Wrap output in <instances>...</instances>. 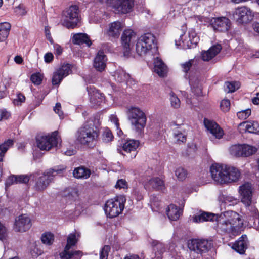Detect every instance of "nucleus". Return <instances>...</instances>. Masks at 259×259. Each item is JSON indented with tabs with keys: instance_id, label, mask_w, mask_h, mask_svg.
I'll use <instances>...</instances> for the list:
<instances>
[{
	"instance_id": "f257e3e1",
	"label": "nucleus",
	"mask_w": 259,
	"mask_h": 259,
	"mask_svg": "<svg viewBox=\"0 0 259 259\" xmlns=\"http://www.w3.org/2000/svg\"><path fill=\"white\" fill-rule=\"evenodd\" d=\"M218 228L224 233L237 235L241 232L243 222L241 216L233 211H227L217 214Z\"/></svg>"
},
{
	"instance_id": "f03ea898",
	"label": "nucleus",
	"mask_w": 259,
	"mask_h": 259,
	"mask_svg": "<svg viewBox=\"0 0 259 259\" xmlns=\"http://www.w3.org/2000/svg\"><path fill=\"white\" fill-rule=\"evenodd\" d=\"M98 136L97 128H94L93 123L87 122L77 131L76 140L81 144L87 145L96 140Z\"/></svg>"
},
{
	"instance_id": "7ed1b4c3",
	"label": "nucleus",
	"mask_w": 259,
	"mask_h": 259,
	"mask_svg": "<svg viewBox=\"0 0 259 259\" xmlns=\"http://www.w3.org/2000/svg\"><path fill=\"white\" fill-rule=\"evenodd\" d=\"M127 114L128 120L136 132L138 134H141L146 123L145 114L139 108L132 107L128 109Z\"/></svg>"
},
{
	"instance_id": "20e7f679",
	"label": "nucleus",
	"mask_w": 259,
	"mask_h": 259,
	"mask_svg": "<svg viewBox=\"0 0 259 259\" xmlns=\"http://www.w3.org/2000/svg\"><path fill=\"white\" fill-rule=\"evenodd\" d=\"M64 168H54L50 169L48 171L35 179L34 189L37 192H42L49 186L53 180V177L56 175H61L64 170Z\"/></svg>"
},
{
	"instance_id": "39448f33",
	"label": "nucleus",
	"mask_w": 259,
	"mask_h": 259,
	"mask_svg": "<svg viewBox=\"0 0 259 259\" xmlns=\"http://www.w3.org/2000/svg\"><path fill=\"white\" fill-rule=\"evenodd\" d=\"M125 201V197L122 195L117 196L114 199L108 200L104 207L107 216L111 218L118 216L123 210Z\"/></svg>"
},
{
	"instance_id": "423d86ee",
	"label": "nucleus",
	"mask_w": 259,
	"mask_h": 259,
	"mask_svg": "<svg viewBox=\"0 0 259 259\" xmlns=\"http://www.w3.org/2000/svg\"><path fill=\"white\" fill-rule=\"evenodd\" d=\"M64 18L62 25L67 28H74L79 21V9L76 5H72L63 12Z\"/></svg>"
},
{
	"instance_id": "0eeeda50",
	"label": "nucleus",
	"mask_w": 259,
	"mask_h": 259,
	"mask_svg": "<svg viewBox=\"0 0 259 259\" xmlns=\"http://www.w3.org/2000/svg\"><path fill=\"white\" fill-rule=\"evenodd\" d=\"M60 139L58 132L55 131L50 136H44L36 138L37 147L42 150H49L53 147L57 146Z\"/></svg>"
},
{
	"instance_id": "6e6552de",
	"label": "nucleus",
	"mask_w": 259,
	"mask_h": 259,
	"mask_svg": "<svg viewBox=\"0 0 259 259\" xmlns=\"http://www.w3.org/2000/svg\"><path fill=\"white\" fill-rule=\"evenodd\" d=\"M108 3L117 14H127L131 12L134 6L133 0H107Z\"/></svg>"
},
{
	"instance_id": "1a4fd4ad",
	"label": "nucleus",
	"mask_w": 259,
	"mask_h": 259,
	"mask_svg": "<svg viewBox=\"0 0 259 259\" xmlns=\"http://www.w3.org/2000/svg\"><path fill=\"white\" fill-rule=\"evenodd\" d=\"M227 165L212 164L210 168V171L213 180L219 184L226 183Z\"/></svg>"
},
{
	"instance_id": "9d476101",
	"label": "nucleus",
	"mask_w": 259,
	"mask_h": 259,
	"mask_svg": "<svg viewBox=\"0 0 259 259\" xmlns=\"http://www.w3.org/2000/svg\"><path fill=\"white\" fill-rule=\"evenodd\" d=\"M233 16L236 22L240 24L248 23L253 17L252 11L246 7L238 8L234 12Z\"/></svg>"
},
{
	"instance_id": "9b49d317",
	"label": "nucleus",
	"mask_w": 259,
	"mask_h": 259,
	"mask_svg": "<svg viewBox=\"0 0 259 259\" xmlns=\"http://www.w3.org/2000/svg\"><path fill=\"white\" fill-rule=\"evenodd\" d=\"M211 246V242L206 240L192 239L188 243V247L190 250L200 254L208 251Z\"/></svg>"
},
{
	"instance_id": "f8f14e48",
	"label": "nucleus",
	"mask_w": 259,
	"mask_h": 259,
	"mask_svg": "<svg viewBox=\"0 0 259 259\" xmlns=\"http://www.w3.org/2000/svg\"><path fill=\"white\" fill-rule=\"evenodd\" d=\"M239 193L241 201L246 206H249L252 203L253 187L251 183L247 182L239 187Z\"/></svg>"
},
{
	"instance_id": "ddd939ff",
	"label": "nucleus",
	"mask_w": 259,
	"mask_h": 259,
	"mask_svg": "<svg viewBox=\"0 0 259 259\" xmlns=\"http://www.w3.org/2000/svg\"><path fill=\"white\" fill-rule=\"evenodd\" d=\"M136 38V34L131 30L124 31L121 36V44L123 47V53L125 57H128L131 54V46L132 42Z\"/></svg>"
},
{
	"instance_id": "4468645a",
	"label": "nucleus",
	"mask_w": 259,
	"mask_h": 259,
	"mask_svg": "<svg viewBox=\"0 0 259 259\" xmlns=\"http://www.w3.org/2000/svg\"><path fill=\"white\" fill-rule=\"evenodd\" d=\"M210 25L215 31L226 32L231 27V22L225 17L212 18L210 20Z\"/></svg>"
},
{
	"instance_id": "2eb2a0df",
	"label": "nucleus",
	"mask_w": 259,
	"mask_h": 259,
	"mask_svg": "<svg viewBox=\"0 0 259 259\" xmlns=\"http://www.w3.org/2000/svg\"><path fill=\"white\" fill-rule=\"evenodd\" d=\"M139 145V142L135 140H128L123 143L121 149H118L119 152L123 155L131 154V158H135L137 155V149Z\"/></svg>"
},
{
	"instance_id": "dca6fc26",
	"label": "nucleus",
	"mask_w": 259,
	"mask_h": 259,
	"mask_svg": "<svg viewBox=\"0 0 259 259\" xmlns=\"http://www.w3.org/2000/svg\"><path fill=\"white\" fill-rule=\"evenodd\" d=\"M30 219L26 214H22L15 219L14 229L16 232H24L31 227Z\"/></svg>"
},
{
	"instance_id": "f3484780",
	"label": "nucleus",
	"mask_w": 259,
	"mask_h": 259,
	"mask_svg": "<svg viewBox=\"0 0 259 259\" xmlns=\"http://www.w3.org/2000/svg\"><path fill=\"white\" fill-rule=\"evenodd\" d=\"M204 123L207 130L216 138L220 139L222 138L224 134L223 131L216 122L205 118Z\"/></svg>"
},
{
	"instance_id": "a211bd4d",
	"label": "nucleus",
	"mask_w": 259,
	"mask_h": 259,
	"mask_svg": "<svg viewBox=\"0 0 259 259\" xmlns=\"http://www.w3.org/2000/svg\"><path fill=\"white\" fill-rule=\"evenodd\" d=\"M106 56L103 51H99L94 59V67L98 71H103L106 66Z\"/></svg>"
},
{
	"instance_id": "6ab92c4d",
	"label": "nucleus",
	"mask_w": 259,
	"mask_h": 259,
	"mask_svg": "<svg viewBox=\"0 0 259 259\" xmlns=\"http://www.w3.org/2000/svg\"><path fill=\"white\" fill-rule=\"evenodd\" d=\"M87 90L90 97L91 102L95 105H100L104 100L103 94L91 87H87Z\"/></svg>"
},
{
	"instance_id": "aec40b11",
	"label": "nucleus",
	"mask_w": 259,
	"mask_h": 259,
	"mask_svg": "<svg viewBox=\"0 0 259 259\" xmlns=\"http://www.w3.org/2000/svg\"><path fill=\"white\" fill-rule=\"evenodd\" d=\"M222 49L220 45H216L211 47L208 50L203 51L201 53V58L205 61H208L214 57Z\"/></svg>"
},
{
	"instance_id": "412c9836",
	"label": "nucleus",
	"mask_w": 259,
	"mask_h": 259,
	"mask_svg": "<svg viewBox=\"0 0 259 259\" xmlns=\"http://www.w3.org/2000/svg\"><path fill=\"white\" fill-rule=\"evenodd\" d=\"M123 27V24L119 21H115L110 24L108 30V35L112 37H118Z\"/></svg>"
},
{
	"instance_id": "4be33fe9",
	"label": "nucleus",
	"mask_w": 259,
	"mask_h": 259,
	"mask_svg": "<svg viewBox=\"0 0 259 259\" xmlns=\"http://www.w3.org/2000/svg\"><path fill=\"white\" fill-rule=\"evenodd\" d=\"M154 71L160 77H164L167 72V66L163 61L156 57L154 61Z\"/></svg>"
},
{
	"instance_id": "5701e85b",
	"label": "nucleus",
	"mask_w": 259,
	"mask_h": 259,
	"mask_svg": "<svg viewBox=\"0 0 259 259\" xmlns=\"http://www.w3.org/2000/svg\"><path fill=\"white\" fill-rule=\"evenodd\" d=\"M247 238L246 235H243L233 244V248L240 254H243L247 248Z\"/></svg>"
},
{
	"instance_id": "b1692460",
	"label": "nucleus",
	"mask_w": 259,
	"mask_h": 259,
	"mask_svg": "<svg viewBox=\"0 0 259 259\" xmlns=\"http://www.w3.org/2000/svg\"><path fill=\"white\" fill-rule=\"evenodd\" d=\"M226 183L237 181L240 177V172L236 168L227 165Z\"/></svg>"
},
{
	"instance_id": "393cba45",
	"label": "nucleus",
	"mask_w": 259,
	"mask_h": 259,
	"mask_svg": "<svg viewBox=\"0 0 259 259\" xmlns=\"http://www.w3.org/2000/svg\"><path fill=\"white\" fill-rule=\"evenodd\" d=\"M73 44L80 45L85 44L88 46L92 45V42L88 35L85 33H76L72 38Z\"/></svg>"
},
{
	"instance_id": "a878e982",
	"label": "nucleus",
	"mask_w": 259,
	"mask_h": 259,
	"mask_svg": "<svg viewBox=\"0 0 259 259\" xmlns=\"http://www.w3.org/2000/svg\"><path fill=\"white\" fill-rule=\"evenodd\" d=\"M139 39L145 44L151 50L156 48L155 38L152 34L150 33L144 34Z\"/></svg>"
},
{
	"instance_id": "bb28decb",
	"label": "nucleus",
	"mask_w": 259,
	"mask_h": 259,
	"mask_svg": "<svg viewBox=\"0 0 259 259\" xmlns=\"http://www.w3.org/2000/svg\"><path fill=\"white\" fill-rule=\"evenodd\" d=\"M217 214L211 213L203 212L197 213L193 217V221L196 223H199L204 221H213L216 219Z\"/></svg>"
},
{
	"instance_id": "cd10ccee",
	"label": "nucleus",
	"mask_w": 259,
	"mask_h": 259,
	"mask_svg": "<svg viewBox=\"0 0 259 259\" xmlns=\"http://www.w3.org/2000/svg\"><path fill=\"white\" fill-rule=\"evenodd\" d=\"M167 215L171 221L177 220L180 215L181 212L180 209L174 204H170L166 210Z\"/></svg>"
},
{
	"instance_id": "c85d7f7f",
	"label": "nucleus",
	"mask_w": 259,
	"mask_h": 259,
	"mask_svg": "<svg viewBox=\"0 0 259 259\" xmlns=\"http://www.w3.org/2000/svg\"><path fill=\"white\" fill-rule=\"evenodd\" d=\"M73 174L77 179H87L91 175V171L84 167H79L74 170Z\"/></svg>"
},
{
	"instance_id": "c756f323",
	"label": "nucleus",
	"mask_w": 259,
	"mask_h": 259,
	"mask_svg": "<svg viewBox=\"0 0 259 259\" xmlns=\"http://www.w3.org/2000/svg\"><path fill=\"white\" fill-rule=\"evenodd\" d=\"M148 185L152 189L157 190H162L165 187L163 181L158 177L150 179L148 182Z\"/></svg>"
},
{
	"instance_id": "7c9ffc66",
	"label": "nucleus",
	"mask_w": 259,
	"mask_h": 259,
	"mask_svg": "<svg viewBox=\"0 0 259 259\" xmlns=\"http://www.w3.org/2000/svg\"><path fill=\"white\" fill-rule=\"evenodd\" d=\"M82 256L80 251H70L69 250H64L60 253L61 259H79Z\"/></svg>"
},
{
	"instance_id": "2f4dec72",
	"label": "nucleus",
	"mask_w": 259,
	"mask_h": 259,
	"mask_svg": "<svg viewBox=\"0 0 259 259\" xmlns=\"http://www.w3.org/2000/svg\"><path fill=\"white\" fill-rule=\"evenodd\" d=\"M11 28V25L8 22L0 24V41H5L8 37Z\"/></svg>"
},
{
	"instance_id": "473e14b6",
	"label": "nucleus",
	"mask_w": 259,
	"mask_h": 259,
	"mask_svg": "<svg viewBox=\"0 0 259 259\" xmlns=\"http://www.w3.org/2000/svg\"><path fill=\"white\" fill-rule=\"evenodd\" d=\"M152 244L156 251L155 255L157 258L160 259L162 257V254L165 251L164 245L157 240L153 241Z\"/></svg>"
},
{
	"instance_id": "72a5a7b5",
	"label": "nucleus",
	"mask_w": 259,
	"mask_h": 259,
	"mask_svg": "<svg viewBox=\"0 0 259 259\" xmlns=\"http://www.w3.org/2000/svg\"><path fill=\"white\" fill-rule=\"evenodd\" d=\"M136 51L138 55L143 56L146 54L149 53L151 51L149 48L143 44L142 41L138 39L136 45Z\"/></svg>"
},
{
	"instance_id": "f704fd0d",
	"label": "nucleus",
	"mask_w": 259,
	"mask_h": 259,
	"mask_svg": "<svg viewBox=\"0 0 259 259\" xmlns=\"http://www.w3.org/2000/svg\"><path fill=\"white\" fill-rule=\"evenodd\" d=\"M244 125H245L246 130L250 133H256L259 131V124L256 121L243 122L239 125V126Z\"/></svg>"
},
{
	"instance_id": "c9c22d12",
	"label": "nucleus",
	"mask_w": 259,
	"mask_h": 259,
	"mask_svg": "<svg viewBox=\"0 0 259 259\" xmlns=\"http://www.w3.org/2000/svg\"><path fill=\"white\" fill-rule=\"evenodd\" d=\"M189 35V41L190 44L187 42V46L188 47L190 48L191 47V45H195L196 46L199 40V38L198 36H197L195 31L193 29H191L189 31L188 33Z\"/></svg>"
},
{
	"instance_id": "e433bc0d",
	"label": "nucleus",
	"mask_w": 259,
	"mask_h": 259,
	"mask_svg": "<svg viewBox=\"0 0 259 259\" xmlns=\"http://www.w3.org/2000/svg\"><path fill=\"white\" fill-rule=\"evenodd\" d=\"M41 240L43 244L51 245L54 241V236L50 232H45L41 235Z\"/></svg>"
},
{
	"instance_id": "4c0bfd02",
	"label": "nucleus",
	"mask_w": 259,
	"mask_h": 259,
	"mask_svg": "<svg viewBox=\"0 0 259 259\" xmlns=\"http://www.w3.org/2000/svg\"><path fill=\"white\" fill-rule=\"evenodd\" d=\"M242 145L236 144L232 145L229 149L230 153L236 157H240L242 155Z\"/></svg>"
},
{
	"instance_id": "58836bf2",
	"label": "nucleus",
	"mask_w": 259,
	"mask_h": 259,
	"mask_svg": "<svg viewBox=\"0 0 259 259\" xmlns=\"http://www.w3.org/2000/svg\"><path fill=\"white\" fill-rule=\"evenodd\" d=\"M130 77V75L127 74L123 70H118L115 73V79L119 82L127 80Z\"/></svg>"
},
{
	"instance_id": "ea45409f",
	"label": "nucleus",
	"mask_w": 259,
	"mask_h": 259,
	"mask_svg": "<svg viewBox=\"0 0 259 259\" xmlns=\"http://www.w3.org/2000/svg\"><path fill=\"white\" fill-rule=\"evenodd\" d=\"M242 155L241 156H249L256 151V148L253 146L243 144L242 145Z\"/></svg>"
},
{
	"instance_id": "a19ab883",
	"label": "nucleus",
	"mask_w": 259,
	"mask_h": 259,
	"mask_svg": "<svg viewBox=\"0 0 259 259\" xmlns=\"http://www.w3.org/2000/svg\"><path fill=\"white\" fill-rule=\"evenodd\" d=\"M13 144V141L12 140H8L7 142L0 145V161H2L3 157L9 147Z\"/></svg>"
},
{
	"instance_id": "79ce46f5",
	"label": "nucleus",
	"mask_w": 259,
	"mask_h": 259,
	"mask_svg": "<svg viewBox=\"0 0 259 259\" xmlns=\"http://www.w3.org/2000/svg\"><path fill=\"white\" fill-rule=\"evenodd\" d=\"M35 174H30V175H18L17 176V183H27L32 178L33 179L35 177Z\"/></svg>"
},
{
	"instance_id": "37998d69",
	"label": "nucleus",
	"mask_w": 259,
	"mask_h": 259,
	"mask_svg": "<svg viewBox=\"0 0 259 259\" xmlns=\"http://www.w3.org/2000/svg\"><path fill=\"white\" fill-rule=\"evenodd\" d=\"M239 83L236 82H226L225 90L228 93H232L239 88Z\"/></svg>"
},
{
	"instance_id": "c03bdc74",
	"label": "nucleus",
	"mask_w": 259,
	"mask_h": 259,
	"mask_svg": "<svg viewBox=\"0 0 259 259\" xmlns=\"http://www.w3.org/2000/svg\"><path fill=\"white\" fill-rule=\"evenodd\" d=\"M57 72L63 78L68 74L71 71L70 66L69 64H64L58 70H57Z\"/></svg>"
},
{
	"instance_id": "a18cd8bd",
	"label": "nucleus",
	"mask_w": 259,
	"mask_h": 259,
	"mask_svg": "<svg viewBox=\"0 0 259 259\" xmlns=\"http://www.w3.org/2000/svg\"><path fill=\"white\" fill-rule=\"evenodd\" d=\"M187 170L182 167L177 168L175 171V175L180 181L184 180L187 177Z\"/></svg>"
},
{
	"instance_id": "49530a36",
	"label": "nucleus",
	"mask_w": 259,
	"mask_h": 259,
	"mask_svg": "<svg viewBox=\"0 0 259 259\" xmlns=\"http://www.w3.org/2000/svg\"><path fill=\"white\" fill-rule=\"evenodd\" d=\"M77 242L76 235L73 234H70L67 240V244L65 247L64 250H68L71 246L75 245Z\"/></svg>"
},
{
	"instance_id": "de8ad7c7",
	"label": "nucleus",
	"mask_w": 259,
	"mask_h": 259,
	"mask_svg": "<svg viewBox=\"0 0 259 259\" xmlns=\"http://www.w3.org/2000/svg\"><path fill=\"white\" fill-rule=\"evenodd\" d=\"M196 61L194 59H190L189 61L181 64V66L184 72L187 73L190 69L195 65Z\"/></svg>"
},
{
	"instance_id": "09e8293b",
	"label": "nucleus",
	"mask_w": 259,
	"mask_h": 259,
	"mask_svg": "<svg viewBox=\"0 0 259 259\" xmlns=\"http://www.w3.org/2000/svg\"><path fill=\"white\" fill-rule=\"evenodd\" d=\"M31 254L34 257H37L43 253L41 245L40 244H35L31 249Z\"/></svg>"
},
{
	"instance_id": "8fccbe9b",
	"label": "nucleus",
	"mask_w": 259,
	"mask_h": 259,
	"mask_svg": "<svg viewBox=\"0 0 259 259\" xmlns=\"http://www.w3.org/2000/svg\"><path fill=\"white\" fill-rule=\"evenodd\" d=\"M170 101L171 106H172L174 108H178L180 107V100L176 96L174 92H171L170 93Z\"/></svg>"
},
{
	"instance_id": "3c124183",
	"label": "nucleus",
	"mask_w": 259,
	"mask_h": 259,
	"mask_svg": "<svg viewBox=\"0 0 259 259\" xmlns=\"http://www.w3.org/2000/svg\"><path fill=\"white\" fill-rule=\"evenodd\" d=\"M113 138V136L111 131L108 128L105 129L103 133V141L106 143H107L111 141Z\"/></svg>"
},
{
	"instance_id": "603ef678",
	"label": "nucleus",
	"mask_w": 259,
	"mask_h": 259,
	"mask_svg": "<svg viewBox=\"0 0 259 259\" xmlns=\"http://www.w3.org/2000/svg\"><path fill=\"white\" fill-rule=\"evenodd\" d=\"M251 113V110L248 109L238 112L237 114V115L238 118L241 120H244L247 118L250 115Z\"/></svg>"
},
{
	"instance_id": "864d4df0",
	"label": "nucleus",
	"mask_w": 259,
	"mask_h": 259,
	"mask_svg": "<svg viewBox=\"0 0 259 259\" xmlns=\"http://www.w3.org/2000/svg\"><path fill=\"white\" fill-rule=\"evenodd\" d=\"M78 191L76 189L71 188L68 190V193L66 197L71 200H75L78 197Z\"/></svg>"
},
{
	"instance_id": "5fc2aeb1",
	"label": "nucleus",
	"mask_w": 259,
	"mask_h": 259,
	"mask_svg": "<svg viewBox=\"0 0 259 259\" xmlns=\"http://www.w3.org/2000/svg\"><path fill=\"white\" fill-rule=\"evenodd\" d=\"M110 250V247L108 245L104 246L100 252V259H107L109 252Z\"/></svg>"
},
{
	"instance_id": "6e6d98bb",
	"label": "nucleus",
	"mask_w": 259,
	"mask_h": 259,
	"mask_svg": "<svg viewBox=\"0 0 259 259\" xmlns=\"http://www.w3.org/2000/svg\"><path fill=\"white\" fill-rule=\"evenodd\" d=\"M174 138L178 143H184L186 141L185 135L180 132L174 133Z\"/></svg>"
},
{
	"instance_id": "4d7b16f0",
	"label": "nucleus",
	"mask_w": 259,
	"mask_h": 259,
	"mask_svg": "<svg viewBox=\"0 0 259 259\" xmlns=\"http://www.w3.org/2000/svg\"><path fill=\"white\" fill-rule=\"evenodd\" d=\"M31 81L36 85H39L41 83L42 76L39 73L33 74L30 77Z\"/></svg>"
},
{
	"instance_id": "13d9d810",
	"label": "nucleus",
	"mask_w": 259,
	"mask_h": 259,
	"mask_svg": "<svg viewBox=\"0 0 259 259\" xmlns=\"http://www.w3.org/2000/svg\"><path fill=\"white\" fill-rule=\"evenodd\" d=\"M133 195L137 200L140 201L143 198L142 189L140 188H135L133 192Z\"/></svg>"
},
{
	"instance_id": "bf43d9fd",
	"label": "nucleus",
	"mask_w": 259,
	"mask_h": 259,
	"mask_svg": "<svg viewBox=\"0 0 259 259\" xmlns=\"http://www.w3.org/2000/svg\"><path fill=\"white\" fill-rule=\"evenodd\" d=\"M63 77H62L58 72L56 71L53 75L52 82L53 85H58L60 84Z\"/></svg>"
},
{
	"instance_id": "052dcab7",
	"label": "nucleus",
	"mask_w": 259,
	"mask_h": 259,
	"mask_svg": "<svg viewBox=\"0 0 259 259\" xmlns=\"http://www.w3.org/2000/svg\"><path fill=\"white\" fill-rule=\"evenodd\" d=\"M8 232L6 227L0 223V240L3 241L7 237Z\"/></svg>"
},
{
	"instance_id": "680f3d73",
	"label": "nucleus",
	"mask_w": 259,
	"mask_h": 259,
	"mask_svg": "<svg viewBox=\"0 0 259 259\" xmlns=\"http://www.w3.org/2000/svg\"><path fill=\"white\" fill-rule=\"evenodd\" d=\"M230 103L229 100H223L220 104V107L223 112H227L229 110Z\"/></svg>"
},
{
	"instance_id": "e2e57ef3",
	"label": "nucleus",
	"mask_w": 259,
	"mask_h": 259,
	"mask_svg": "<svg viewBox=\"0 0 259 259\" xmlns=\"http://www.w3.org/2000/svg\"><path fill=\"white\" fill-rule=\"evenodd\" d=\"M15 13L18 15H24L26 13L25 7L23 5H19L15 8Z\"/></svg>"
},
{
	"instance_id": "0e129e2a",
	"label": "nucleus",
	"mask_w": 259,
	"mask_h": 259,
	"mask_svg": "<svg viewBox=\"0 0 259 259\" xmlns=\"http://www.w3.org/2000/svg\"><path fill=\"white\" fill-rule=\"evenodd\" d=\"M237 200L232 197L226 196L223 197V202L225 204L232 205L236 204Z\"/></svg>"
},
{
	"instance_id": "69168bd1",
	"label": "nucleus",
	"mask_w": 259,
	"mask_h": 259,
	"mask_svg": "<svg viewBox=\"0 0 259 259\" xmlns=\"http://www.w3.org/2000/svg\"><path fill=\"white\" fill-rule=\"evenodd\" d=\"M15 183L17 184V176L13 175L7 179L6 182V186L8 187Z\"/></svg>"
},
{
	"instance_id": "338daca9",
	"label": "nucleus",
	"mask_w": 259,
	"mask_h": 259,
	"mask_svg": "<svg viewBox=\"0 0 259 259\" xmlns=\"http://www.w3.org/2000/svg\"><path fill=\"white\" fill-rule=\"evenodd\" d=\"M248 207H249V210L251 212L252 216L255 219H258L259 213L257 208L255 206H251V205Z\"/></svg>"
},
{
	"instance_id": "774afa93",
	"label": "nucleus",
	"mask_w": 259,
	"mask_h": 259,
	"mask_svg": "<svg viewBox=\"0 0 259 259\" xmlns=\"http://www.w3.org/2000/svg\"><path fill=\"white\" fill-rule=\"evenodd\" d=\"M115 187L119 189L127 188V184L125 180L120 179L117 181L116 184L115 185Z\"/></svg>"
}]
</instances>
